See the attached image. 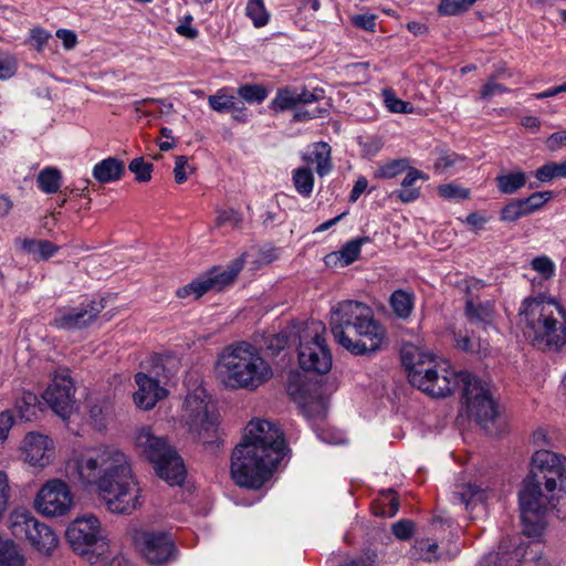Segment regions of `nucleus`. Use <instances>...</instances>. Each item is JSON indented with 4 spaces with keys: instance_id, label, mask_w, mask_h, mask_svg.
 <instances>
[{
    "instance_id": "nucleus-63",
    "label": "nucleus",
    "mask_w": 566,
    "mask_h": 566,
    "mask_svg": "<svg viewBox=\"0 0 566 566\" xmlns=\"http://www.w3.org/2000/svg\"><path fill=\"white\" fill-rule=\"evenodd\" d=\"M459 160H461V157L457 154H443L437 159L434 168L440 172H444L454 166Z\"/></svg>"
},
{
    "instance_id": "nucleus-19",
    "label": "nucleus",
    "mask_w": 566,
    "mask_h": 566,
    "mask_svg": "<svg viewBox=\"0 0 566 566\" xmlns=\"http://www.w3.org/2000/svg\"><path fill=\"white\" fill-rule=\"evenodd\" d=\"M69 485L62 480H51L39 491L34 504L39 512L46 516H62L72 505Z\"/></svg>"
},
{
    "instance_id": "nucleus-22",
    "label": "nucleus",
    "mask_w": 566,
    "mask_h": 566,
    "mask_svg": "<svg viewBox=\"0 0 566 566\" xmlns=\"http://www.w3.org/2000/svg\"><path fill=\"white\" fill-rule=\"evenodd\" d=\"M135 381L138 390L134 394V401L140 409L149 410L167 396V390L159 385V381L144 373H137Z\"/></svg>"
},
{
    "instance_id": "nucleus-43",
    "label": "nucleus",
    "mask_w": 566,
    "mask_h": 566,
    "mask_svg": "<svg viewBox=\"0 0 566 566\" xmlns=\"http://www.w3.org/2000/svg\"><path fill=\"white\" fill-rule=\"evenodd\" d=\"M409 168V161L406 158L395 159L380 166L376 171L377 178H395Z\"/></svg>"
},
{
    "instance_id": "nucleus-57",
    "label": "nucleus",
    "mask_w": 566,
    "mask_h": 566,
    "mask_svg": "<svg viewBox=\"0 0 566 566\" xmlns=\"http://www.w3.org/2000/svg\"><path fill=\"white\" fill-rule=\"evenodd\" d=\"M509 90L504 85L496 83L494 77L488 80V82L481 87L480 97L482 99H490L496 94H504Z\"/></svg>"
},
{
    "instance_id": "nucleus-37",
    "label": "nucleus",
    "mask_w": 566,
    "mask_h": 566,
    "mask_svg": "<svg viewBox=\"0 0 566 566\" xmlns=\"http://www.w3.org/2000/svg\"><path fill=\"white\" fill-rule=\"evenodd\" d=\"M293 182L296 191L303 197H310L314 187V175L307 167H301L293 172Z\"/></svg>"
},
{
    "instance_id": "nucleus-10",
    "label": "nucleus",
    "mask_w": 566,
    "mask_h": 566,
    "mask_svg": "<svg viewBox=\"0 0 566 566\" xmlns=\"http://www.w3.org/2000/svg\"><path fill=\"white\" fill-rule=\"evenodd\" d=\"M66 541L75 553L90 564H96L107 552L98 518L92 514L75 518L66 528Z\"/></svg>"
},
{
    "instance_id": "nucleus-25",
    "label": "nucleus",
    "mask_w": 566,
    "mask_h": 566,
    "mask_svg": "<svg viewBox=\"0 0 566 566\" xmlns=\"http://www.w3.org/2000/svg\"><path fill=\"white\" fill-rule=\"evenodd\" d=\"M125 165L116 157H108L97 163L93 168V177L101 184H109L122 179Z\"/></svg>"
},
{
    "instance_id": "nucleus-13",
    "label": "nucleus",
    "mask_w": 566,
    "mask_h": 566,
    "mask_svg": "<svg viewBox=\"0 0 566 566\" xmlns=\"http://www.w3.org/2000/svg\"><path fill=\"white\" fill-rule=\"evenodd\" d=\"M286 392L298 405L306 418H325L328 400L324 396L323 386L318 381L310 380L298 371L290 373Z\"/></svg>"
},
{
    "instance_id": "nucleus-51",
    "label": "nucleus",
    "mask_w": 566,
    "mask_h": 566,
    "mask_svg": "<svg viewBox=\"0 0 566 566\" xmlns=\"http://www.w3.org/2000/svg\"><path fill=\"white\" fill-rule=\"evenodd\" d=\"M531 265L543 280H551L555 274V264L548 256H537L533 259Z\"/></svg>"
},
{
    "instance_id": "nucleus-44",
    "label": "nucleus",
    "mask_w": 566,
    "mask_h": 566,
    "mask_svg": "<svg viewBox=\"0 0 566 566\" xmlns=\"http://www.w3.org/2000/svg\"><path fill=\"white\" fill-rule=\"evenodd\" d=\"M153 168V164L146 163L143 157L134 158L128 165L129 171L135 175V179L138 182L149 181L151 179Z\"/></svg>"
},
{
    "instance_id": "nucleus-52",
    "label": "nucleus",
    "mask_w": 566,
    "mask_h": 566,
    "mask_svg": "<svg viewBox=\"0 0 566 566\" xmlns=\"http://www.w3.org/2000/svg\"><path fill=\"white\" fill-rule=\"evenodd\" d=\"M441 197L450 200H467L470 197V190L453 184L442 185L438 188Z\"/></svg>"
},
{
    "instance_id": "nucleus-4",
    "label": "nucleus",
    "mask_w": 566,
    "mask_h": 566,
    "mask_svg": "<svg viewBox=\"0 0 566 566\" xmlns=\"http://www.w3.org/2000/svg\"><path fill=\"white\" fill-rule=\"evenodd\" d=\"M518 317L523 336L537 349L559 350L566 344V313L554 297L544 293L526 297Z\"/></svg>"
},
{
    "instance_id": "nucleus-36",
    "label": "nucleus",
    "mask_w": 566,
    "mask_h": 566,
    "mask_svg": "<svg viewBox=\"0 0 566 566\" xmlns=\"http://www.w3.org/2000/svg\"><path fill=\"white\" fill-rule=\"evenodd\" d=\"M292 335H295V329L292 327V331L287 333L286 331H282L277 334H269L263 337V346L266 352L271 356H276L283 350L286 346L290 345ZM296 338L293 337V340Z\"/></svg>"
},
{
    "instance_id": "nucleus-64",
    "label": "nucleus",
    "mask_w": 566,
    "mask_h": 566,
    "mask_svg": "<svg viewBox=\"0 0 566 566\" xmlns=\"http://www.w3.org/2000/svg\"><path fill=\"white\" fill-rule=\"evenodd\" d=\"M546 146L552 151H555V150L559 149L560 147H566V130H559V132L553 133L546 139Z\"/></svg>"
},
{
    "instance_id": "nucleus-27",
    "label": "nucleus",
    "mask_w": 566,
    "mask_h": 566,
    "mask_svg": "<svg viewBox=\"0 0 566 566\" xmlns=\"http://www.w3.org/2000/svg\"><path fill=\"white\" fill-rule=\"evenodd\" d=\"M419 179L426 180L427 177L422 171L409 167L401 182V189L394 191L392 196L397 197L403 203L415 201L420 196V188L416 186Z\"/></svg>"
},
{
    "instance_id": "nucleus-41",
    "label": "nucleus",
    "mask_w": 566,
    "mask_h": 566,
    "mask_svg": "<svg viewBox=\"0 0 566 566\" xmlns=\"http://www.w3.org/2000/svg\"><path fill=\"white\" fill-rule=\"evenodd\" d=\"M535 177L541 182L551 181L554 178H566V159L560 163L551 161L535 171Z\"/></svg>"
},
{
    "instance_id": "nucleus-34",
    "label": "nucleus",
    "mask_w": 566,
    "mask_h": 566,
    "mask_svg": "<svg viewBox=\"0 0 566 566\" xmlns=\"http://www.w3.org/2000/svg\"><path fill=\"white\" fill-rule=\"evenodd\" d=\"M62 175L55 167L42 169L36 178L38 187L45 193H55L61 187Z\"/></svg>"
},
{
    "instance_id": "nucleus-29",
    "label": "nucleus",
    "mask_w": 566,
    "mask_h": 566,
    "mask_svg": "<svg viewBox=\"0 0 566 566\" xmlns=\"http://www.w3.org/2000/svg\"><path fill=\"white\" fill-rule=\"evenodd\" d=\"M401 364L409 373L421 365H428L433 361L432 356L411 343H405L400 349Z\"/></svg>"
},
{
    "instance_id": "nucleus-56",
    "label": "nucleus",
    "mask_w": 566,
    "mask_h": 566,
    "mask_svg": "<svg viewBox=\"0 0 566 566\" xmlns=\"http://www.w3.org/2000/svg\"><path fill=\"white\" fill-rule=\"evenodd\" d=\"M10 497L11 488L9 485L8 476L3 471H0V518L8 510Z\"/></svg>"
},
{
    "instance_id": "nucleus-18",
    "label": "nucleus",
    "mask_w": 566,
    "mask_h": 566,
    "mask_svg": "<svg viewBox=\"0 0 566 566\" xmlns=\"http://www.w3.org/2000/svg\"><path fill=\"white\" fill-rule=\"evenodd\" d=\"M455 376L457 374H453L450 378L446 374H439L433 361L407 373L412 387L436 398L447 397L453 392L457 387Z\"/></svg>"
},
{
    "instance_id": "nucleus-47",
    "label": "nucleus",
    "mask_w": 566,
    "mask_h": 566,
    "mask_svg": "<svg viewBox=\"0 0 566 566\" xmlns=\"http://www.w3.org/2000/svg\"><path fill=\"white\" fill-rule=\"evenodd\" d=\"M476 0H442L439 12L444 15H455L467 11Z\"/></svg>"
},
{
    "instance_id": "nucleus-17",
    "label": "nucleus",
    "mask_w": 566,
    "mask_h": 566,
    "mask_svg": "<svg viewBox=\"0 0 566 566\" xmlns=\"http://www.w3.org/2000/svg\"><path fill=\"white\" fill-rule=\"evenodd\" d=\"M241 442L253 443L261 452L272 454L274 459L285 457L286 444L283 432L266 420L251 421L244 431Z\"/></svg>"
},
{
    "instance_id": "nucleus-54",
    "label": "nucleus",
    "mask_w": 566,
    "mask_h": 566,
    "mask_svg": "<svg viewBox=\"0 0 566 566\" xmlns=\"http://www.w3.org/2000/svg\"><path fill=\"white\" fill-rule=\"evenodd\" d=\"M17 69V60L8 53L0 52V80L11 78Z\"/></svg>"
},
{
    "instance_id": "nucleus-42",
    "label": "nucleus",
    "mask_w": 566,
    "mask_h": 566,
    "mask_svg": "<svg viewBox=\"0 0 566 566\" xmlns=\"http://www.w3.org/2000/svg\"><path fill=\"white\" fill-rule=\"evenodd\" d=\"M297 92L291 88L279 90L271 103L274 112H283L294 108L297 105Z\"/></svg>"
},
{
    "instance_id": "nucleus-30",
    "label": "nucleus",
    "mask_w": 566,
    "mask_h": 566,
    "mask_svg": "<svg viewBox=\"0 0 566 566\" xmlns=\"http://www.w3.org/2000/svg\"><path fill=\"white\" fill-rule=\"evenodd\" d=\"M209 106L218 112H242L245 109L244 103L233 95L227 93V88L219 90L214 95L208 97Z\"/></svg>"
},
{
    "instance_id": "nucleus-45",
    "label": "nucleus",
    "mask_w": 566,
    "mask_h": 566,
    "mask_svg": "<svg viewBox=\"0 0 566 566\" xmlns=\"http://www.w3.org/2000/svg\"><path fill=\"white\" fill-rule=\"evenodd\" d=\"M240 98L248 103H261L266 98V90L261 85H242L238 88Z\"/></svg>"
},
{
    "instance_id": "nucleus-3",
    "label": "nucleus",
    "mask_w": 566,
    "mask_h": 566,
    "mask_svg": "<svg viewBox=\"0 0 566 566\" xmlns=\"http://www.w3.org/2000/svg\"><path fill=\"white\" fill-rule=\"evenodd\" d=\"M334 339L356 356L375 354L387 344L386 328L375 319L373 310L358 301H343L329 319Z\"/></svg>"
},
{
    "instance_id": "nucleus-8",
    "label": "nucleus",
    "mask_w": 566,
    "mask_h": 566,
    "mask_svg": "<svg viewBox=\"0 0 566 566\" xmlns=\"http://www.w3.org/2000/svg\"><path fill=\"white\" fill-rule=\"evenodd\" d=\"M455 381L457 387L461 389L468 416L474 419L486 433L496 434L494 423L499 411L490 394L489 385L465 370L457 373Z\"/></svg>"
},
{
    "instance_id": "nucleus-12",
    "label": "nucleus",
    "mask_w": 566,
    "mask_h": 566,
    "mask_svg": "<svg viewBox=\"0 0 566 566\" xmlns=\"http://www.w3.org/2000/svg\"><path fill=\"white\" fill-rule=\"evenodd\" d=\"M11 533L44 556H51L59 545V537L45 523L27 510H15L10 516Z\"/></svg>"
},
{
    "instance_id": "nucleus-39",
    "label": "nucleus",
    "mask_w": 566,
    "mask_h": 566,
    "mask_svg": "<svg viewBox=\"0 0 566 566\" xmlns=\"http://www.w3.org/2000/svg\"><path fill=\"white\" fill-rule=\"evenodd\" d=\"M245 14L252 20L255 28L264 27L270 20V13L265 9L264 0H248Z\"/></svg>"
},
{
    "instance_id": "nucleus-33",
    "label": "nucleus",
    "mask_w": 566,
    "mask_h": 566,
    "mask_svg": "<svg viewBox=\"0 0 566 566\" xmlns=\"http://www.w3.org/2000/svg\"><path fill=\"white\" fill-rule=\"evenodd\" d=\"M39 399L36 395L28 391L17 400L14 412L20 421H32L38 412Z\"/></svg>"
},
{
    "instance_id": "nucleus-40",
    "label": "nucleus",
    "mask_w": 566,
    "mask_h": 566,
    "mask_svg": "<svg viewBox=\"0 0 566 566\" xmlns=\"http://www.w3.org/2000/svg\"><path fill=\"white\" fill-rule=\"evenodd\" d=\"M496 182L501 192L514 193L525 186L526 176L522 171L502 175L496 178Z\"/></svg>"
},
{
    "instance_id": "nucleus-62",
    "label": "nucleus",
    "mask_w": 566,
    "mask_h": 566,
    "mask_svg": "<svg viewBox=\"0 0 566 566\" xmlns=\"http://www.w3.org/2000/svg\"><path fill=\"white\" fill-rule=\"evenodd\" d=\"M324 98V91L322 88H314L313 91L303 90L297 92L298 104H311Z\"/></svg>"
},
{
    "instance_id": "nucleus-16",
    "label": "nucleus",
    "mask_w": 566,
    "mask_h": 566,
    "mask_svg": "<svg viewBox=\"0 0 566 566\" xmlns=\"http://www.w3.org/2000/svg\"><path fill=\"white\" fill-rule=\"evenodd\" d=\"M276 259V250L273 248H251L240 258L230 262L227 268L212 266L206 273L198 276L191 283H232L243 269L244 263H252L256 266L269 264Z\"/></svg>"
},
{
    "instance_id": "nucleus-55",
    "label": "nucleus",
    "mask_w": 566,
    "mask_h": 566,
    "mask_svg": "<svg viewBox=\"0 0 566 566\" xmlns=\"http://www.w3.org/2000/svg\"><path fill=\"white\" fill-rule=\"evenodd\" d=\"M218 217L216 219V226L222 227L224 224H231L233 227H239L242 222V217L239 212L233 209L227 210H218Z\"/></svg>"
},
{
    "instance_id": "nucleus-15",
    "label": "nucleus",
    "mask_w": 566,
    "mask_h": 566,
    "mask_svg": "<svg viewBox=\"0 0 566 566\" xmlns=\"http://www.w3.org/2000/svg\"><path fill=\"white\" fill-rule=\"evenodd\" d=\"M106 298H85L77 305L59 307L50 325L56 329L80 331L88 327L105 308Z\"/></svg>"
},
{
    "instance_id": "nucleus-1",
    "label": "nucleus",
    "mask_w": 566,
    "mask_h": 566,
    "mask_svg": "<svg viewBox=\"0 0 566 566\" xmlns=\"http://www.w3.org/2000/svg\"><path fill=\"white\" fill-rule=\"evenodd\" d=\"M67 479L83 488L95 486L113 513L129 514L139 505V488L127 455L102 446L75 453L66 463Z\"/></svg>"
},
{
    "instance_id": "nucleus-50",
    "label": "nucleus",
    "mask_w": 566,
    "mask_h": 566,
    "mask_svg": "<svg viewBox=\"0 0 566 566\" xmlns=\"http://www.w3.org/2000/svg\"><path fill=\"white\" fill-rule=\"evenodd\" d=\"M223 285H184L176 291V295L179 298L192 297V300H199L212 287H218V292L222 291Z\"/></svg>"
},
{
    "instance_id": "nucleus-32",
    "label": "nucleus",
    "mask_w": 566,
    "mask_h": 566,
    "mask_svg": "<svg viewBox=\"0 0 566 566\" xmlns=\"http://www.w3.org/2000/svg\"><path fill=\"white\" fill-rule=\"evenodd\" d=\"M0 566H25V557L18 545L0 536Z\"/></svg>"
},
{
    "instance_id": "nucleus-21",
    "label": "nucleus",
    "mask_w": 566,
    "mask_h": 566,
    "mask_svg": "<svg viewBox=\"0 0 566 566\" xmlns=\"http://www.w3.org/2000/svg\"><path fill=\"white\" fill-rule=\"evenodd\" d=\"M22 451L24 453L25 461L30 465L38 468L46 467L54 455L52 440L48 436L36 432H29L24 437Z\"/></svg>"
},
{
    "instance_id": "nucleus-20",
    "label": "nucleus",
    "mask_w": 566,
    "mask_h": 566,
    "mask_svg": "<svg viewBox=\"0 0 566 566\" xmlns=\"http://www.w3.org/2000/svg\"><path fill=\"white\" fill-rule=\"evenodd\" d=\"M74 392L75 388L70 377H54L43 398L59 417L66 420L74 410Z\"/></svg>"
},
{
    "instance_id": "nucleus-46",
    "label": "nucleus",
    "mask_w": 566,
    "mask_h": 566,
    "mask_svg": "<svg viewBox=\"0 0 566 566\" xmlns=\"http://www.w3.org/2000/svg\"><path fill=\"white\" fill-rule=\"evenodd\" d=\"M413 548L416 549V554L426 562L431 563L439 559V546L436 542H430L429 539H420L416 542Z\"/></svg>"
},
{
    "instance_id": "nucleus-53",
    "label": "nucleus",
    "mask_w": 566,
    "mask_h": 566,
    "mask_svg": "<svg viewBox=\"0 0 566 566\" xmlns=\"http://www.w3.org/2000/svg\"><path fill=\"white\" fill-rule=\"evenodd\" d=\"M415 522L411 520H400L392 524V534L400 541H408L415 534Z\"/></svg>"
},
{
    "instance_id": "nucleus-24",
    "label": "nucleus",
    "mask_w": 566,
    "mask_h": 566,
    "mask_svg": "<svg viewBox=\"0 0 566 566\" xmlns=\"http://www.w3.org/2000/svg\"><path fill=\"white\" fill-rule=\"evenodd\" d=\"M522 556H525L522 545L509 549L505 541H502L499 551L485 555L480 562V566H518Z\"/></svg>"
},
{
    "instance_id": "nucleus-26",
    "label": "nucleus",
    "mask_w": 566,
    "mask_h": 566,
    "mask_svg": "<svg viewBox=\"0 0 566 566\" xmlns=\"http://www.w3.org/2000/svg\"><path fill=\"white\" fill-rule=\"evenodd\" d=\"M14 244L17 248L31 255L35 261L48 260L59 250L57 245L48 240L17 238Z\"/></svg>"
},
{
    "instance_id": "nucleus-60",
    "label": "nucleus",
    "mask_w": 566,
    "mask_h": 566,
    "mask_svg": "<svg viewBox=\"0 0 566 566\" xmlns=\"http://www.w3.org/2000/svg\"><path fill=\"white\" fill-rule=\"evenodd\" d=\"M17 415L12 410H4L0 413V441L3 442L8 438L9 430L14 424Z\"/></svg>"
},
{
    "instance_id": "nucleus-61",
    "label": "nucleus",
    "mask_w": 566,
    "mask_h": 566,
    "mask_svg": "<svg viewBox=\"0 0 566 566\" xmlns=\"http://www.w3.org/2000/svg\"><path fill=\"white\" fill-rule=\"evenodd\" d=\"M192 17L190 14L185 15L180 24L176 28V32L189 40H193L198 36L199 31L191 27Z\"/></svg>"
},
{
    "instance_id": "nucleus-2",
    "label": "nucleus",
    "mask_w": 566,
    "mask_h": 566,
    "mask_svg": "<svg viewBox=\"0 0 566 566\" xmlns=\"http://www.w3.org/2000/svg\"><path fill=\"white\" fill-rule=\"evenodd\" d=\"M518 502L523 533L527 536L542 534L548 507L566 520V457L549 450L536 451Z\"/></svg>"
},
{
    "instance_id": "nucleus-5",
    "label": "nucleus",
    "mask_w": 566,
    "mask_h": 566,
    "mask_svg": "<svg viewBox=\"0 0 566 566\" xmlns=\"http://www.w3.org/2000/svg\"><path fill=\"white\" fill-rule=\"evenodd\" d=\"M218 368L222 381L231 388L254 390L273 376L272 368L258 349L245 342L227 349Z\"/></svg>"
},
{
    "instance_id": "nucleus-9",
    "label": "nucleus",
    "mask_w": 566,
    "mask_h": 566,
    "mask_svg": "<svg viewBox=\"0 0 566 566\" xmlns=\"http://www.w3.org/2000/svg\"><path fill=\"white\" fill-rule=\"evenodd\" d=\"M136 446L154 468L158 476L169 485H181L186 479L182 459L165 439L155 437L149 429H142L136 436Z\"/></svg>"
},
{
    "instance_id": "nucleus-58",
    "label": "nucleus",
    "mask_w": 566,
    "mask_h": 566,
    "mask_svg": "<svg viewBox=\"0 0 566 566\" xmlns=\"http://www.w3.org/2000/svg\"><path fill=\"white\" fill-rule=\"evenodd\" d=\"M376 19L375 14H356L352 17V23L356 28L363 29L365 31L374 32L376 29Z\"/></svg>"
},
{
    "instance_id": "nucleus-6",
    "label": "nucleus",
    "mask_w": 566,
    "mask_h": 566,
    "mask_svg": "<svg viewBox=\"0 0 566 566\" xmlns=\"http://www.w3.org/2000/svg\"><path fill=\"white\" fill-rule=\"evenodd\" d=\"M281 461L268 452H261L253 443L240 441L231 455V478L241 488L259 490Z\"/></svg>"
},
{
    "instance_id": "nucleus-59",
    "label": "nucleus",
    "mask_w": 566,
    "mask_h": 566,
    "mask_svg": "<svg viewBox=\"0 0 566 566\" xmlns=\"http://www.w3.org/2000/svg\"><path fill=\"white\" fill-rule=\"evenodd\" d=\"M524 217L522 213L521 205L517 199L509 202L503 207L501 211V220L503 221H516L517 219Z\"/></svg>"
},
{
    "instance_id": "nucleus-11",
    "label": "nucleus",
    "mask_w": 566,
    "mask_h": 566,
    "mask_svg": "<svg viewBox=\"0 0 566 566\" xmlns=\"http://www.w3.org/2000/svg\"><path fill=\"white\" fill-rule=\"evenodd\" d=\"M208 396L203 388L198 387L189 394L184 402L185 421L189 431L205 446H213L219 441L218 415L209 411Z\"/></svg>"
},
{
    "instance_id": "nucleus-23",
    "label": "nucleus",
    "mask_w": 566,
    "mask_h": 566,
    "mask_svg": "<svg viewBox=\"0 0 566 566\" xmlns=\"http://www.w3.org/2000/svg\"><path fill=\"white\" fill-rule=\"evenodd\" d=\"M369 242L368 237L350 240L339 251L327 254L324 259L325 264L329 268L347 266L357 260L363 243Z\"/></svg>"
},
{
    "instance_id": "nucleus-31",
    "label": "nucleus",
    "mask_w": 566,
    "mask_h": 566,
    "mask_svg": "<svg viewBox=\"0 0 566 566\" xmlns=\"http://www.w3.org/2000/svg\"><path fill=\"white\" fill-rule=\"evenodd\" d=\"M310 163L316 165V172L318 176L324 177L332 170L331 147L326 143H316L307 159Z\"/></svg>"
},
{
    "instance_id": "nucleus-7",
    "label": "nucleus",
    "mask_w": 566,
    "mask_h": 566,
    "mask_svg": "<svg viewBox=\"0 0 566 566\" xmlns=\"http://www.w3.org/2000/svg\"><path fill=\"white\" fill-rule=\"evenodd\" d=\"M294 338L298 339L297 356L300 367L304 371L324 375L332 368L333 358L331 349L324 337L326 327L323 322L310 319L293 325Z\"/></svg>"
},
{
    "instance_id": "nucleus-38",
    "label": "nucleus",
    "mask_w": 566,
    "mask_h": 566,
    "mask_svg": "<svg viewBox=\"0 0 566 566\" xmlns=\"http://www.w3.org/2000/svg\"><path fill=\"white\" fill-rule=\"evenodd\" d=\"M454 499L469 510L484 501V493L479 486L468 484L463 485L461 491L454 492Z\"/></svg>"
},
{
    "instance_id": "nucleus-14",
    "label": "nucleus",
    "mask_w": 566,
    "mask_h": 566,
    "mask_svg": "<svg viewBox=\"0 0 566 566\" xmlns=\"http://www.w3.org/2000/svg\"><path fill=\"white\" fill-rule=\"evenodd\" d=\"M133 541L136 549L150 565L164 566L177 558L178 549L168 532L137 530Z\"/></svg>"
},
{
    "instance_id": "nucleus-49",
    "label": "nucleus",
    "mask_w": 566,
    "mask_h": 566,
    "mask_svg": "<svg viewBox=\"0 0 566 566\" xmlns=\"http://www.w3.org/2000/svg\"><path fill=\"white\" fill-rule=\"evenodd\" d=\"M384 98L386 107L391 113L409 114L412 113V105L409 102H405L398 98L390 90L384 91Z\"/></svg>"
},
{
    "instance_id": "nucleus-28",
    "label": "nucleus",
    "mask_w": 566,
    "mask_h": 566,
    "mask_svg": "<svg viewBox=\"0 0 566 566\" xmlns=\"http://www.w3.org/2000/svg\"><path fill=\"white\" fill-rule=\"evenodd\" d=\"M464 314L467 319L479 327H485L491 323L493 316V307L490 303L478 302L468 297L465 301Z\"/></svg>"
},
{
    "instance_id": "nucleus-35",
    "label": "nucleus",
    "mask_w": 566,
    "mask_h": 566,
    "mask_svg": "<svg viewBox=\"0 0 566 566\" xmlns=\"http://www.w3.org/2000/svg\"><path fill=\"white\" fill-rule=\"evenodd\" d=\"M390 305L398 317L407 318L413 308V294L397 290L390 296Z\"/></svg>"
},
{
    "instance_id": "nucleus-48",
    "label": "nucleus",
    "mask_w": 566,
    "mask_h": 566,
    "mask_svg": "<svg viewBox=\"0 0 566 566\" xmlns=\"http://www.w3.org/2000/svg\"><path fill=\"white\" fill-rule=\"evenodd\" d=\"M539 548L541 544L537 542H532L526 547L522 546L525 556L521 557V562H531L534 566H551L547 558L542 556Z\"/></svg>"
}]
</instances>
